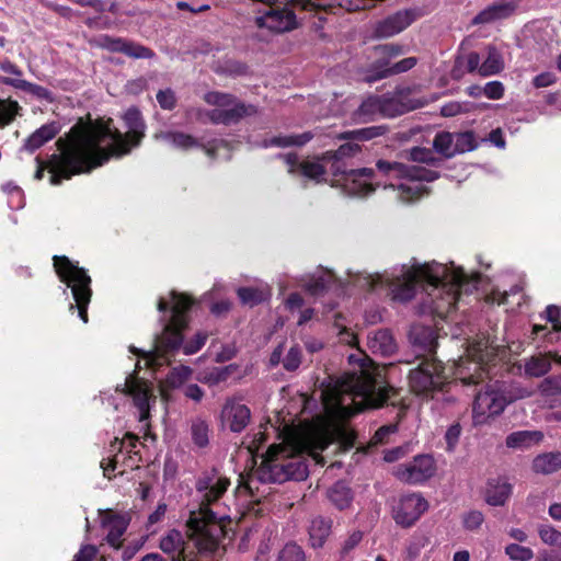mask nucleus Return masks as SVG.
<instances>
[{"mask_svg": "<svg viewBox=\"0 0 561 561\" xmlns=\"http://www.w3.org/2000/svg\"><path fill=\"white\" fill-rule=\"evenodd\" d=\"M347 359L353 370L322 390L325 416L314 423L289 428L282 444L272 445L260 467L250 473L245 482L250 492L256 481L282 483L290 479H306V454L317 463L324 465L320 454L330 444L336 443L343 450L353 447L355 434L342 420L365 408L380 407L388 398V389L381 386L382 369L362 350L354 348Z\"/></svg>", "mask_w": 561, "mask_h": 561, "instance_id": "f257e3e1", "label": "nucleus"}, {"mask_svg": "<svg viewBox=\"0 0 561 561\" xmlns=\"http://www.w3.org/2000/svg\"><path fill=\"white\" fill-rule=\"evenodd\" d=\"M127 131L122 134L111 118L71 128L65 139H59V154L48 161L50 183L58 185L75 174L88 173L103 165L111 157H123L137 147L145 136L140 112L128 108L123 116Z\"/></svg>", "mask_w": 561, "mask_h": 561, "instance_id": "f03ea898", "label": "nucleus"}, {"mask_svg": "<svg viewBox=\"0 0 561 561\" xmlns=\"http://www.w3.org/2000/svg\"><path fill=\"white\" fill-rule=\"evenodd\" d=\"M478 282L477 273L467 275L461 267L436 262L403 265L383 274H350L347 280L360 289H387L391 298L400 302L411 300L422 288L427 295L426 307L439 317L454 309L461 291L476 289Z\"/></svg>", "mask_w": 561, "mask_h": 561, "instance_id": "7ed1b4c3", "label": "nucleus"}, {"mask_svg": "<svg viewBox=\"0 0 561 561\" xmlns=\"http://www.w3.org/2000/svg\"><path fill=\"white\" fill-rule=\"evenodd\" d=\"M496 353L497 346L489 337H481L468 346L466 357H460L449 367H444L435 359H426L417 368L411 370L410 388L416 396L434 398V394L447 383L450 375L460 379L465 385L478 383L482 380L485 366Z\"/></svg>", "mask_w": 561, "mask_h": 561, "instance_id": "20e7f679", "label": "nucleus"}, {"mask_svg": "<svg viewBox=\"0 0 561 561\" xmlns=\"http://www.w3.org/2000/svg\"><path fill=\"white\" fill-rule=\"evenodd\" d=\"M192 299L184 295L171 291L167 298L161 297L158 301V310L165 312L169 305L170 316L165 319L163 332L156 337L154 348L144 352L130 346L129 351L141 357L136 363V370L142 367L156 370L171 362L173 352L176 351L183 342V330L188 324L187 310L191 308Z\"/></svg>", "mask_w": 561, "mask_h": 561, "instance_id": "39448f33", "label": "nucleus"}, {"mask_svg": "<svg viewBox=\"0 0 561 561\" xmlns=\"http://www.w3.org/2000/svg\"><path fill=\"white\" fill-rule=\"evenodd\" d=\"M230 481L216 474L198 480L196 484L201 497L198 511H192L186 523L187 534L202 551H214L225 536L226 515L209 508L227 491Z\"/></svg>", "mask_w": 561, "mask_h": 561, "instance_id": "423d86ee", "label": "nucleus"}, {"mask_svg": "<svg viewBox=\"0 0 561 561\" xmlns=\"http://www.w3.org/2000/svg\"><path fill=\"white\" fill-rule=\"evenodd\" d=\"M378 171L387 178L389 184L386 187L396 188L397 197L402 202H410L425 194L424 182H432L438 178L436 171L422 165H403L398 162L379 160L376 164Z\"/></svg>", "mask_w": 561, "mask_h": 561, "instance_id": "0eeeda50", "label": "nucleus"}, {"mask_svg": "<svg viewBox=\"0 0 561 561\" xmlns=\"http://www.w3.org/2000/svg\"><path fill=\"white\" fill-rule=\"evenodd\" d=\"M427 102L415 99L408 92L398 91L390 98L369 96L362 102L354 114L357 123L374 121L378 115L394 117L405 112L423 107Z\"/></svg>", "mask_w": 561, "mask_h": 561, "instance_id": "6e6552de", "label": "nucleus"}, {"mask_svg": "<svg viewBox=\"0 0 561 561\" xmlns=\"http://www.w3.org/2000/svg\"><path fill=\"white\" fill-rule=\"evenodd\" d=\"M54 266L60 280L71 288L76 306L70 305V310L77 308L80 319L87 323V308L91 298L90 276L66 256H54Z\"/></svg>", "mask_w": 561, "mask_h": 561, "instance_id": "1a4fd4ad", "label": "nucleus"}, {"mask_svg": "<svg viewBox=\"0 0 561 561\" xmlns=\"http://www.w3.org/2000/svg\"><path fill=\"white\" fill-rule=\"evenodd\" d=\"M346 150L347 148L342 146L337 152H325L321 157L307 158L301 161L293 153H288L284 158L289 173L300 174L319 183L325 180L324 176L329 171L334 176L340 173L341 157L346 153Z\"/></svg>", "mask_w": 561, "mask_h": 561, "instance_id": "9d476101", "label": "nucleus"}, {"mask_svg": "<svg viewBox=\"0 0 561 561\" xmlns=\"http://www.w3.org/2000/svg\"><path fill=\"white\" fill-rule=\"evenodd\" d=\"M204 100L215 106L214 110L206 113L208 119L214 124H232L255 112L253 106H245L230 94L209 92L205 94Z\"/></svg>", "mask_w": 561, "mask_h": 561, "instance_id": "9b49d317", "label": "nucleus"}, {"mask_svg": "<svg viewBox=\"0 0 561 561\" xmlns=\"http://www.w3.org/2000/svg\"><path fill=\"white\" fill-rule=\"evenodd\" d=\"M510 400L504 392L493 386L480 391L472 404V422L474 426L488 424L492 419L500 415Z\"/></svg>", "mask_w": 561, "mask_h": 561, "instance_id": "f8f14e48", "label": "nucleus"}, {"mask_svg": "<svg viewBox=\"0 0 561 561\" xmlns=\"http://www.w3.org/2000/svg\"><path fill=\"white\" fill-rule=\"evenodd\" d=\"M116 392L131 398L139 412L140 422L149 419L150 405L156 402L157 398L153 394L152 385L145 378L139 377L136 370L125 378L124 383L116 386Z\"/></svg>", "mask_w": 561, "mask_h": 561, "instance_id": "ddd939ff", "label": "nucleus"}, {"mask_svg": "<svg viewBox=\"0 0 561 561\" xmlns=\"http://www.w3.org/2000/svg\"><path fill=\"white\" fill-rule=\"evenodd\" d=\"M335 178L332 185L340 186L350 196H367L380 185L379 182H374L373 169L345 171L341 164L340 173Z\"/></svg>", "mask_w": 561, "mask_h": 561, "instance_id": "4468645a", "label": "nucleus"}, {"mask_svg": "<svg viewBox=\"0 0 561 561\" xmlns=\"http://www.w3.org/2000/svg\"><path fill=\"white\" fill-rule=\"evenodd\" d=\"M427 501L419 493L402 495L392 506V517L397 525L409 528L427 511Z\"/></svg>", "mask_w": 561, "mask_h": 561, "instance_id": "2eb2a0df", "label": "nucleus"}, {"mask_svg": "<svg viewBox=\"0 0 561 561\" xmlns=\"http://www.w3.org/2000/svg\"><path fill=\"white\" fill-rule=\"evenodd\" d=\"M136 438L131 435H127V437L123 440L115 438V440L111 444L110 447V456L107 459H103L101 461V467L103 469V473L106 478H111V472L118 470V473H123L126 467L133 468L135 466L134 457L127 456L123 449L125 448L127 453L131 451V448L135 447Z\"/></svg>", "mask_w": 561, "mask_h": 561, "instance_id": "dca6fc26", "label": "nucleus"}, {"mask_svg": "<svg viewBox=\"0 0 561 561\" xmlns=\"http://www.w3.org/2000/svg\"><path fill=\"white\" fill-rule=\"evenodd\" d=\"M436 472V463L430 455H419L405 465H401L394 469V476L408 483H422L432 478Z\"/></svg>", "mask_w": 561, "mask_h": 561, "instance_id": "f3484780", "label": "nucleus"}, {"mask_svg": "<svg viewBox=\"0 0 561 561\" xmlns=\"http://www.w3.org/2000/svg\"><path fill=\"white\" fill-rule=\"evenodd\" d=\"M251 420L250 409L241 401V399L229 398L225 401L220 421L224 427L229 428L231 432H242Z\"/></svg>", "mask_w": 561, "mask_h": 561, "instance_id": "a211bd4d", "label": "nucleus"}, {"mask_svg": "<svg viewBox=\"0 0 561 561\" xmlns=\"http://www.w3.org/2000/svg\"><path fill=\"white\" fill-rule=\"evenodd\" d=\"M255 24L260 28H267L274 33H284L297 27L296 15L288 9H272L255 18Z\"/></svg>", "mask_w": 561, "mask_h": 561, "instance_id": "6ab92c4d", "label": "nucleus"}, {"mask_svg": "<svg viewBox=\"0 0 561 561\" xmlns=\"http://www.w3.org/2000/svg\"><path fill=\"white\" fill-rule=\"evenodd\" d=\"M420 15L421 13L416 9L400 10L377 24L376 35L379 37L397 35L410 26Z\"/></svg>", "mask_w": 561, "mask_h": 561, "instance_id": "aec40b11", "label": "nucleus"}, {"mask_svg": "<svg viewBox=\"0 0 561 561\" xmlns=\"http://www.w3.org/2000/svg\"><path fill=\"white\" fill-rule=\"evenodd\" d=\"M130 518L128 514H118L113 511L102 513L101 523L103 528L107 531V542L118 548L123 541V535L125 534L127 526L129 525Z\"/></svg>", "mask_w": 561, "mask_h": 561, "instance_id": "412c9836", "label": "nucleus"}, {"mask_svg": "<svg viewBox=\"0 0 561 561\" xmlns=\"http://www.w3.org/2000/svg\"><path fill=\"white\" fill-rule=\"evenodd\" d=\"M517 2L515 0H500L477 14L473 24H488L502 19L508 18L516 9Z\"/></svg>", "mask_w": 561, "mask_h": 561, "instance_id": "4be33fe9", "label": "nucleus"}, {"mask_svg": "<svg viewBox=\"0 0 561 561\" xmlns=\"http://www.w3.org/2000/svg\"><path fill=\"white\" fill-rule=\"evenodd\" d=\"M512 494V484L505 480H490L485 489V502L491 506H503Z\"/></svg>", "mask_w": 561, "mask_h": 561, "instance_id": "5701e85b", "label": "nucleus"}, {"mask_svg": "<svg viewBox=\"0 0 561 561\" xmlns=\"http://www.w3.org/2000/svg\"><path fill=\"white\" fill-rule=\"evenodd\" d=\"M105 45L110 50L123 53L131 58H151L153 56L149 48L121 38H106Z\"/></svg>", "mask_w": 561, "mask_h": 561, "instance_id": "b1692460", "label": "nucleus"}, {"mask_svg": "<svg viewBox=\"0 0 561 561\" xmlns=\"http://www.w3.org/2000/svg\"><path fill=\"white\" fill-rule=\"evenodd\" d=\"M368 347L374 354L388 356L394 353L397 344L388 330H378L369 334Z\"/></svg>", "mask_w": 561, "mask_h": 561, "instance_id": "393cba45", "label": "nucleus"}, {"mask_svg": "<svg viewBox=\"0 0 561 561\" xmlns=\"http://www.w3.org/2000/svg\"><path fill=\"white\" fill-rule=\"evenodd\" d=\"M543 439L540 431H517L506 437V446L514 449H528Z\"/></svg>", "mask_w": 561, "mask_h": 561, "instance_id": "a878e982", "label": "nucleus"}, {"mask_svg": "<svg viewBox=\"0 0 561 561\" xmlns=\"http://www.w3.org/2000/svg\"><path fill=\"white\" fill-rule=\"evenodd\" d=\"M238 297L243 305L253 307L271 298L272 291L267 284L260 283L255 287H240Z\"/></svg>", "mask_w": 561, "mask_h": 561, "instance_id": "bb28decb", "label": "nucleus"}, {"mask_svg": "<svg viewBox=\"0 0 561 561\" xmlns=\"http://www.w3.org/2000/svg\"><path fill=\"white\" fill-rule=\"evenodd\" d=\"M154 138L182 150H188L201 146L198 139L194 138L192 135L181 131H161L156 134Z\"/></svg>", "mask_w": 561, "mask_h": 561, "instance_id": "cd10ccee", "label": "nucleus"}, {"mask_svg": "<svg viewBox=\"0 0 561 561\" xmlns=\"http://www.w3.org/2000/svg\"><path fill=\"white\" fill-rule=\"evenodd\" d=\"M185 540L183 535L175 529L169 530L160 540V549L171 558L182 557L184 553Z\"/></svg>", "mask_w": 561, "mask_h": 561, "instance_id": "c85d7f7f", "label": "nucleus"}, {"mask_svg": "<svg viewBox=\"0 0 561 561\" xmlns=\"http://www.w3.org/2000/svg\"><path fill=\"white\" fill-rule=\"evenodd\" d=\"M193 370L188 366L181 365L171 370L165 379V385L161 387V396L168 400L167 387L171 389L184 388L187 381L192 379Z\"/></svg>", "mask_w": 561, "mask_h": 561, "instance_id": "c756f323", "label": "nucleus"}, {"mask_svg": "<svg viewBox=\"0 0 561 561\" xmlns=\"http://www.w3.org/2000/svg\"><path fill=\"white\" fill-rule=\"evenodd\" d=\"M58 131L55 124L43 125L36 129L24 142V149L33 152L44 144L53 139Z\"/></svg>", "mask_w": 561, "mask_h": 561, "instance_id": "7c9ffc66", "label": "nucleus"}, {"mask_svg": "<svg viewBox=\"0 0 561 561\" xmlns=\"http://www.w3.org/2000/svg\"><path fill=\"white\" fill-rule=\"evenodd\" d=\"M561 469V453H545L533 460L536 473L550 474Z\"/></svg>", "mask_w": 561, "mask_h": 561, "instance_id": "2f4dec72", "label": "nucleus"}, {"mask_svg": "<svg viewBox=\"0 0 561 561\" xmlns=\"http://www.w3.org/2000/svg\"><path fill=\"white\" fill-rule=\"evenodd\" d=\"M416 65V58L415 57H408L404 58L392 66H388V64H382L379 66L376 75L367 77V80L375 81L385 77H388L390 75H398L405 72L410 69H412Z\"/></svg>", "mask_w": 561, "mask_h": 561, "instance_id": "473e14b6", "label": "nucleus"}, {"mask_svg": "<svg viewBox=\"0 0 561 561\" xmlns=\"http://www.w3.org/2000/svg\"><path fill=\"white\" fill-rule=\"evenodd\" d=\"M191 439L198 448H204L209 444L210 427L209 423L202 417H194L191 421Z\"/></svg>", "mask_w": 561, "mask_h": 561, "instance_id": "72a5a7b5", "label": "nucleus"}, {"mask_svg": "<svg viewBox=\"0 0 561 561\" xmlns=\"http://www.w3.org/2000/svg\"><path fill=\"white\" fill-rule=\"evenodd\" d=\"M503 69L504 60L501 53L494 47H489L488 55L479 68V75L482 77L494 76L500 73Z\"/></svg>", "mask_w": 561, "mask_h": 561, "instance_id": "f704fd0d", "label": "nucleus"}, {"mask_svg": "<svg viewBox=\"0 0 561 561\" xmlns=\"http://www.w3.org/2000/svg\"><path fill=\"white\" fill-rule=\"evenodd\" d=\"M331 533V520L324 519L322 517H317L312 519L309 535L312 547L320 548L323 546L324 541L329 537Z\"/></svg>", "mask_w": 561, "mask_h": 561, "instance_id": "c9c22d12", "label": "nucleus"}, {"mask_svg": "<svg viewBox=\"0 0 561 561\" xmlns=\"http://www.w3.org/2000/svg\"><path fill=\"white\" fill-rule=\"evenodd\" d=\"M328 497L339 510L347 508L353 500L351 489L343 482H336L329 491Z\"/></svg>", "mask_w": 561, "mask_h": 561, "instance_id": "e433bc0d", "label": "nucleus"}, {"mask_svg": "<svg viewBox=\"0 0 561 561\" xmlns=\"http://www.w3.org/2000/svg\"><path fill=\"white\" fill-rule=\"evenodd\" d=\"M302 306H304V299L297 293L290 294L288 296V298L285 300V308L287 310H289L290 312L299 310V317H298V320H297V324L298 325L306 324L314 316V310L312 308L301 309Z\"/></svg>", "mask_w": 561, "mask_h": 561, "instance_id": "4c0bfd02", "label": "nucleus"}, {"mask_svg": "<svg viewBox=\"0 0 561 561\" xmlns=\"http://www.w3.org/2000/svg\"><path fill=\"white\" fill-rule=\"evenodd\" d=\"M481 66V58L478 53L471 51L467 55L460 56L456 60L454 69V77H460L465 72H478Z\"/></svg>", "mask_w": 561, "mask_h": 561, "instance_id": "58836bf2", "label": "nucleus"}, {"mask_svg": "<svg viewBox=\"0 0 561 561\" xmlns=\"http://www.w3.org/2000/svg\"><path fill=\"white\" fill-rule=\"evenodd\" d=\"M331 272H322L320 276L312 277L302 283L305 289L313 296L320 295L324 289L331 288L335 280Z\"/></svg>", "mask_w": 561, "mask_h": 561, "instance_id": "ea45409f", "label": "nucleus"}, {"mask_svg": "<svg viewBox=\"0 0 561 561\" xmlns=\"http://www.w3.org/2000/svg\"><path fill=\"white\" fill-rule=\"evenodd\" d=\"M312 138L310 133H302L299 135L278 136L271 138L265 142V146L275 147H290V146H302Z\"/></svg>", "mask_w": 561, "mask_h": 561, "instance_id": "a19ab883", "label": "nucleus"}, {"mask_svg": "<svg viewBox=\"0 0 561 561\" xmlns=\"http://www.w3.org/2000/svg\"><path fill=\"white\" fill-rule=\"evenodd\" d=\"M334 328L337 330L339 340L347 345H356V334L351 330L346 319L342 314L334 316Z\"/></svg>", "mask_w": 561, "mask_h": 561, "instance_id": "79ce46f5", "label": "nucleus"}, {"mask_svg": "<svg viewBox=\"0 0 561 561\" xmlns=\"http://www.w3.org/2000/svg\"><path fill=\"white\" fill-rule=\"evenodd\" d=\"M20 105L16 101L0 99V128L11 124L19 115Z\"/></svg>", "mask_w": 561, "mask_h": 561, "instance_id": "37998d69", "label": "nucleus"}, {"mask_svg": "<svg viewBox=\"0 0 561 561\" xmlns=\"http://www.w3.org/2000/svg\"><path fill=\"white\" fill-rule=\"evenodd\" d=\"M542 543L561 550V531L548 524H541L537 528Z\"/></svg>", "mask_w": 561, "mask_h": 561, "instance_id": "c03bdc74", "label": "nucleus"}, {"mask_svg": "<svg viewBox=\"0 0 561 561\" xmlns=\"http://www.w3.org/2000/svg\"><path fill=\"white\" fill-rule=\"evenodd\" d=\"M551 364L547 356L531 357L525 365V373L531 377H541L550 370Z\"/></svg>", "mask_w": 561, "mask_h": 561, "instance_id": "a18cd8bd", "label": "nucleus"}, {"mask_svg": "<svg viewBox=\"0 0 561 561\" xmlns=\"http://www.w3.org/2000/svg\"><path fill=\"white\" fill-rule=\"evenodd\" d=\"M454 135L451 133H439L435 136L433 146L435 150L445 157H453L456 154L455 142L453 141Z\"/></svg>", "mask_w": 561, "mask_h": 561, "instance_id": "49530a36", "label": "nucleus"}, {"mask_svg": "<svg viewBox=\"0 0 561 561\" xmlns=\"http://www.w3.org/2000/svg\"><path fill=\"white\" fill-rule=\"evenodd\" d=\"M504 552L513 561H530L535 557L531 548L519 543H508L504 548Z\"/></svg>", "mask_w": 561, "mask_h": 561, "instance_id": "de8ad7c7", "label": "nucleus"}, {"mask_svg": "<svg viewBox=\"0 0 561 561\" xmlns=\"http://www.w3.org/2000/svg\"><path fill=\"white\" fill-rule=\"evenodd\" d=\"M453 135H454L453 141L455 142L456 154L467 152V151H470L476 148V140H474V136L472 133L465 131V133H457V134H453Z\"/></svg>", "mask_w": 561, "mask_h": 561, "instance_id": "09e8293b", "label": "nucleus"}, {"mask_svg": "<svg viewBox=\"0 0 561 561\" xmlns=\"http://www.w3.org/2000/svg\"><path fill=\"white\" fill-rule=\"evenodd\" d=\"M483 522L484 515L480 511H469L462 516V525L470 531L479 529Z\"/></svg>", "mask_w": 561, "mask_h": 561, "instance_id": "8fccbe9b", "label": "nucleus"}, {"mask_svg": "<svg viewBox=\"0 0 561 561\" xmlns=\"http://www.w3.org/2000/svg\"><path fill=\"white\" fill-rule=\"evenodd\" d=\"M278 561H305V553L299 546L289 543L280 551Z\"/></svg>", "mask_w": 561, "mask_h": 561, "instance_id": "3c124183", "label": "nucleus"}, {"mask_svg": "<svg viewBox=\"0 0 561 561\" xmlns=\"http://www.w3.org/2000/svg\"><path fill=\"white\" fill-rule=\"evenodd\" d=\"M207 334L204 332H198L194 335V337L187 342H185L182 346L185 355H192L197 353L206 343Z\"/></svg>", "mask_w": 561, "mask_h": 561, "instance_id": "603ef678", "label": "nucleus"}, {"mask_svg": "<svg viewBox=\"0 0 561 561\" xmlns=\"http://www.w3.org/2000/svg\"><path fill=\"white\" fill-rule=\"evenodd\" d=\"M386 126H371L353 131V135L362 140H370L386 134Z\"/></svg>", "mask_w": 561, "mask_h": 561, "instance_id": "864d4df0", "label": "nucleus"}, {"mask_svg": "<svg viewBox=\"0 0 561 561\" xmlns=\"http://www.w3.org/2000/svg\"><path fill=\"white\" fill-rule=\"evenodd\" d=\"M540 390L547 396L561 394V376L545 379L540 383Z\"/></svg>", "mask_w": 561, "mask_h": 561, "instance_id": "5fc2aeb1", "label": "nucleus"}, {"mask_svg": "<svg viewBox=\"0 0 561 561\" xmlns=\"http://www.w3.org/2000/svg\"><path fill=\"white\" fill-rule=\"evenodd\" d=\"M482 91L486 98L500 100L504 94V85L500 81H491L482 88Z\"/></svg>", "mask_w": 561, "mask_h": 561, "instance_id": "6e6d98bb", "label": "nucleus"}, {"mask_svg": "<svg viewBox=\"0 0 561 561\" xmlns=\"http://www.w3.org/2000/svg\"><path fill=\"white\" fill-rule=\"evenodd\" d=\"M468 106H469L468 103H460V102L453 101V102H449V103L445 104L444 106H442L440 113L445 117H451V116H456L460 113L467 112Z\"/></svg>", "mask_w": 561, "mask_h": 561, "instance_id": "4d7b16f0", "label": "nucleus"}, {"mask_svg": "<svg viewBox=\"0 0 561 561\" xmlns=\"http://www.w3.org/2000/svg\"><path fill=\"white\" fill-rule=\"evenodd\" d=\"M228 377V371L225 368H215L204 376L201 380L209 386H216L225 381Z\"/></svg>", "mask_w": 561, "mask_h": 561, "instance_id": "13d9d810", "label": "nucleus"}, {"mask_svg": "<svg viewBox=\"0 0 561 561\" xmlns=\"http://www.w3.org/2000/svg\"><path fill=\"white\" fill-rule=\"evenodd\" d=\"M3 190L11 196L9 201L10 207L21 208L23 206V194L18 186L9 183L3 186Z\"/></svg>", "mask_w": 561, "mask_h": 561, "instance_id": "bf43d9fd", "label": "nucleus"}, {"mask_svg": "<svg viewBox=\"0 0 561 561\" xmlns=\"http://www.w3.org/2000/svg\"><path fill=\"white\" fill-rule=\"evenodd\" d=\"M157 101L164 110H172L175 105V96L170 89L161 90L157 93Z\"/></svg>", "mask_w": 561, "mask_h": 561, "instance_id": "052dcab7", "label": "nucleus"}, {"mask_svg": "<svg viewBox=\"0 0 561 561\" xmlns=\"http://www.w3.org/2000/svg\"><path fill=\"white\" fill-rule=\"evenodd\" d=\"M300 362V351L297 347H291L284 359V367L287 370H295L299 367Z\"/></svg>", "mask_w": 561, "mask_h": 561, "instance_id": "680f3d73", "label": "nucleus"}, {"mask_svg": "<svg viewBox=\"0 0 561 561\" xmlns=\"http://www.w3.org/2000/svg\"><path fill=\"white\" fill-rule=\"evenodd\" d=\"M410 157L413 161L431 163L434 161L433 152L430 149L415 147L410 151Z\"/></svg>", "mask_w": 561, "mask_h": 561, "instance_id": "e2e57ef3", "label": "nucleus"}, {"mask_svg": "<svg viewBox=\"0 0 561 561\" xmlns=\"http://www.w3.org/2000/svg\"><path fill=\"white\" fill-rule=\"evenodd\" d=\"M183 393L187 399H191L195 402H201L204 398L203 389L196 383H187L184 386Z\"/></svg>", "mask_w": 561, "mask_h": 561, "instance_id": "0e129e2a", "label": "nucleus"}, {"mask_svg": "<svg viewBox=\"0 0 561 561\" xmlns=\"http://www.w3.org/2000/svg\"><path fill=\"white\" fill-rule=\"evenodd\" d=\"M98 550L92 545L83 546L76 554L72 561H92L96 557Z\"/></svg>", "mask_w": 561, "mask_h": 561, "instance_id": "69168bd1", "label": "nucleus"}, {"mask_svg": "<svg viewBox=\"0 0 561 561\" xmlns=\"http://www.w3.org/2000/svg\"><path fill=\"white\" fill-rule=\"evenodd\" d=\"M363 534L360 531H353L342 545V553L348 554L362 540Z\"/></svg>", "mask_w": 561, "mask_h": 561, "instance_id": "338daca9", "label": "nucleus"}, {"mask_svg": "<svg viewBox=\"0 0 561 561\" xmlns=\"http://www.w3.org/2000/svg\"><path fill=\"white\" fill-rule=\"evenodd\" d=\"M547 320L552 324L553 330L561 331V309L556 306L547 308Z\"/></svg>", "mask_w": 561, "mask_h": 561, "instance_id": "774afa93", "label": "nucleus"}]
</instances>
